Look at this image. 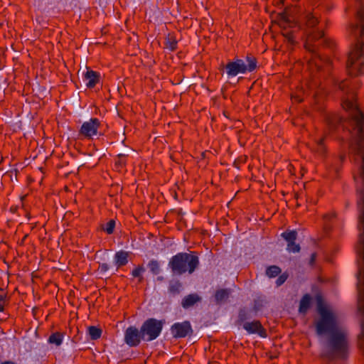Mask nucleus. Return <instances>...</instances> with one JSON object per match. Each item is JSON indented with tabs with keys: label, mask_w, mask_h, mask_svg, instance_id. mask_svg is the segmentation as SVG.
Returning <instances> with one entry per match:
<instances>
[{
	"label": "nucleus",
	"mask_w": 364,
	"mask_h": 364,
	"mask_svg": "<svg viewBox=\"0 0 364 364\" xmlns=\"http://www.w3.org/2000/svg\"><path fill=\"white\" fill-rule=\"evenodd\" d=\"M181 287V284L178 282H171L170 283L168 290L171 293L173 294H179L180 289Z\"/></svg>",
	"instance_id": "393cba45"
},
{
	"label": "nucleus",
	"mask_w": 364,
	"mask_h": 364,
	"mask_svg": "<svg viewBox=\"0 0 364 364\" xmlns=\"http://www.w3.org/2000/svg\"><path fill=\"white\" fill-rule=\"evenodd\" d=\"M311 298L309 294H305L300 301L299 311L305 314L309 310L311 304Z\"/></svg>",
	"instance_id": "a211bd4d"
},
{
	"label": "nucleus",
	"mask_w": 364,
	"mask_h": 364,
	"mask_svg": "<svg viewBox=\"0 0 364 364\" xmlns=\"http://www.w3.org/2000/svg\"><path fill=\"white\" fill-rule=\"evenodd\" d=\"M109 269V265L107 263H102L99 265V270L101 272H105Z\"/></svg>",
	"instance_id": "473e14b6"
},
{
	"label": "nucleus",
	"mask_w": 364,
	"mask_h": 364,
	"mask_svg": "<svg viewBox=\"0 0 364 364\" xmlns=\"http://www.w3.org/2000/svg\"><path fill=\"white\" fill-rule=\"evenodd\" d=\"M88 333L92 340H97L100 338L102 330L96 326H92L88 328Z\"/></svg>",
	"instance_id": "aec40b11"
},
{
	"label": "nucleus",
	"mask_w": 364,
	"mask_h": 364,
	"mask_svg": "<svg viewBox=\"0 0 364 364\" xmlns=\"http://www.w3.org/2000/svg\"><path fill=\"white\" fill-rule=\"evenodd\" d=\"M281 272V269L275 265L270 266L267 269L266 274L269 277H275Z\"/></svg>",
	"instance_id": "b1692460"
},
{
	"label": "nucleus",
	"mask_w": 364,
	"mask_h": 364,
	"mask_svg": "<svg viewBox=\"0 0 364 364\" xmlns=\"http://www.w3.org/2000/svg\"><path fill=\"white\" fill-rule=\"evenodd\" d=\"M100 127V122L97 118H92L90 121L82 124L80 129V134L87 138H91L97 134Z\"/></svg>",
	"instance_id": "9b49d317"
},
{
	"label": "nucleus",
	"mask_w": 364,
	"mask_h": 364,
	"mask_svg": "<svg viewBox=\"0 0 364 364\" xmlns=\"http://www.w3.org/2000/svg\"><path fill=\"white\" fill-rule=\"evenodd\" d=\"M148 267L150 271L154 274H158L160 272V265L158 261L155 259H151L149 261L148 264Z\"/></svg>",
	"instance_id": "5701e85b"
},
{
	"label": "nucleus",
	"mask_w": 364,
	"mask_h": 364,
	"mask_svg": "<svg viewBox=\"0 0 364 364\" xmlns=\"http://www.w3.org/2000/svg\"><path fill=\"white\" fill-rule=\"evenodd\" d=\"M279 25L282 28V33L283 36L291 44L294 43V30L292 28H296L297 20L294 16L289 13L287 10L281 13L278 16Z\"/></svg>",
	"instance_id": "423d86ee"
},
{
	"label": "nucleus",
	"mask_w": 364,
	"mask_h": 364,
	"mask_svg": "<svg viewBox=\"0 0 364 364\" xmlns=\"http://www.w3.org/2000/svg\"><path fill=\"white\" fill-rule=\"evenodd\" d=\"M316 254H315V253H313V254L311 255V261H310L311 264H313V263L314 262V261H315V259H316Z\"/></svg>",
	"instance_id": "c9c22d12"
},
{
	"label": "nucleus",
	"mask_w": 364,
	"mask_h": 364,
	"mask_svg": "<svg viewBox=\"0 0 364 364\" xmlns=\"http://www.w3.org/2000/svg\"><path fill=\"white\" fill-rule=\"evenodd\" d=\"M0 291H4V289L2 288H0Z\"/></svg>",
	"instance_id": "4c0bfd02"
},
{
	"label": "nucleus",
	"mask_w": 364,
	"mask_h": 364,
	"mask_svg": "<svg viewBox=\"0 0 364 364\" xmlns=\"http://www.w3.org/2000/svg\"><path fill=\"white\" fill-rule=\"evenodd\" d=\"M129 252L126 251H119L114 255V262L117 268L123 267L128 263Z\"/></svg>",
	"instance_id": "dca6fc26"
},
{
	"label": "nucleus",
	"mask_w": 364,
	"mask_h": 364,
	"mask_svg": "<svg viewBox=\"0 0 364 364\" xmlns=\"http://www.w3.org/2000/svg\"><path fill=\"white\" fill-rule=\"evenodd\" d=\"M317 311L319 318L315 321L316 332L318 336L331 335L340 330L336 314L321 302H318Z\"/></svg>",
	"instance_id": "f03ea898"
},
{
	"label": "nucleus",
	"mask_w": 364,
	"mask_h": 364,
	"mask_svg": "<svg viewBox=\"0 0 364 364\" xmlns=\"http://www.w3.org/2000/svg\"><path fill=\"white\" fill-rule=\"evenodd\" d=\"M282 237L287 242V250L289 252H299L300 246L295 242L297 237V232L295 230L286 231L282 234Z\"/></svg>",
	"instance_id": "f8f14e48"
},
{
	"label": "nucleus",
	"mask_w": 364,
	"mask_h": 364,
	"mask_svg": "<svg viewBox=\"0 0 364 364\" xmlns=\"http://www.w3.org/2000/svg\"><path fill=\"white\" fill-rule=\"evenodd\" d=\"M1 364H16V363H14L12 361H5V362L2 363Z\"/></svg>",
	"instance_id": "e433bc0d"
},
{
	"label": "nucleus",
	"mask_w": 364,
	"mask_h": 364,
	"mask_svg": "<svg viewBox=\"0 0 364 364\" xmlns=\"http://www.w3.org/2000/svg\"><path fill=\"white\" fill-rule=\"evenodd\" d=\"M321 43L328 47H331L333 45V42L331 40L324 37L322 30L318 29L308 33L304 46L311 54L309 64L310 67L315 66L318 70L321 69L323 63H328L327 58H323L318 53V46Z\"/></svg>",
	"instance_id": "f257e3e1"
},
{
	"label": "nucleus",
	"mask_w": 364,
	"mask_h": 364,
	"mask_svg": "<svg viewBox=\"0 0 364 364\" xmlns=\"http://www.w3.org/2000/svg\"><path fill=\"white\" fill-rule=\"evenodd\" d=\"M239 318L241 321H243L247 318L245 311L240 310L239 313Z\"/></svg>",
	"instance_id": "72a5a7b5"
},
{
	"label": "nucleus",
	"mask_w": 364,
	"mask_h": 364,
	"mask_svg": "<svg viewBox=\"0 0 364 364\" xmlns=\"http://www.w3.org/2000/svg\"><path fill=\"white\" fill-rule=\"evenodd\" d=\"M115 227V221L114 220H110L105 226L103 228V230L109 235L113 233L114 229Z\"/></svg>",
	"instance_id": "a878e982"
},
{
	"label": "nucleus",
	"mask_w": 364,
	"mask_h": 364,
	"mask_svg": "<svg viewBox=\"0 0 364 364\" xmlns=\"http://www.w3.org/2000/svg\"><path fill=\"white\" fill-rule=\"evenodd\" d=\"M243 328L249 333H257L262 338L267 337L266 330L264 328L259 321L245 322Z\"/></svg>",
	"instance_id": "ddd939ff"
},
{
	"label": "nucleus",
	"mask_w": 364,
	"mask_h": 364,
	"mask_svg": "<svg viewBox=\"0 0 364 364\" xmlns=\"http://www.w3.org/2000/svg\"><path fill=\"white\" fill-rule=\"evenodd\" d=\"M230 291L227 289H221L218 290L215 294V299L217 304H221L225 301L230 296Z\"/></svg>",
	"instance_id": "f3484780"
},
{
	"label": "nucleus",
	"mask_w": 364,
	"mask_h": 364,
	"mask_svg": "<svg viewBox=\"0 0 364 364\" xmlns=\"http://www.w3.org/2000/svg\"><path fill=\"white\" fill-rule=\"evenodd\" d=\"M119 160L116 162V164L122 166L124 164V161H123V159L124 158V155L123 154H119L118 155Z\"/></svg>",
	"instance_id": "f704fd0d"
},
{
	"label": "nucleus",
	"mask_w": 364,
	"mask_h": 364,
	"mask_svg": "<svg viewBox=\"0 0 364 364\" xmlns=\"http://www.w3.org/2000/svg\"><path fill=\"white\" fill-rule=\"evenodd\" d=\"M306 25L309 28H314L318 23V19L311 14H307L305 16Z\"/></svg>",
	"instance_id": "412c9836"
},
{
	"label": "nucleus",
	"mask_w": 364,
	"mask_h": 364,
	"mask_svg": "<svg viewBox=\"0 0 364 364\" xmlns=\"http://www.w3.org/2000/svg\"><path fill=\"white\" fill-rule=\"evenodd\" d=\"M287 279V275L285 274H283L277 278V279L276 281V284L278 287L281 286L286 282Z\"/></svg>",
	"instance_id": "7c9ffc66"
},
{
	"label": "nucleus",
	"mask_w": 364,
	"mask_h": 364,
	"mask_svg": "<svg viewBox=\"0 0 364 364\" xmlns=\"http://www.w3.org/2000/svg\"><path fill=\"white\" fill-rule=\"evenodd\" d=\"M171 332L173 338H185L193 333L191 323L185 321L181 323H175L171 327Z\"/></svg>",
	"instance_id": "9d476101"
},
{
	"label": "nucleus",
	"mask_w": 364,
	"mask_h": 364,
	"mask_svg": "<svg viewBox=\"0 0 364 364\" xmlns=\"http://www.w3.org/2000/svg\"><path fill=\"white\" fill-rule=\"evenodd\" d=\"M166 47L172 51L176 49L177 41L173 36L168 34L166 39Z\"/></svg>",
	"instance_id": "4be33fe9"
},
{
	"label": "nucleus",
	"mask_w": 364,
	"mask_h": 364,
	"mask_svg": "<svg viewBox=\"0 0 364 364\" xmlns=\"http://www.w3.org/2000/svg\"><path fill=\"white\" fill-rule=\"evenodd\" d=\"M63 338V335L61 333L56 332L54 333H52L49 338L48 342L50 343L55 344L56 346H60L62 343Z\"/></svg>",
	"instance_id": "6ab92c4d"
},
{
	"label": "nucleus",
	"mask_w": 364,
	"mask_h": 364,
	"mask_svg": "<svg viewBox=\"0 0 364 364\" xmlns=\"http://www.w3.org/2000/svg\"><path fill=\"white\" fill-rule=\"evenodd\" d=\"M246 63L242 59H235L233 61L228 62L225 69L228 77H235L238 74H244L246 72H252L257 68V60L254 57L246 58Z\"/></svg>",
	"instance_id": "39448f33"
},
{
	"label": "nucleus",
	"mask_w": 364,
	"mask_h": 364,
	"mask_svg": "<svg viewBox=\"0 0 364 364\" xmlns=\"http://www.w3.org/2000/svg\"><path fill=\"white\" fill-rule=\"evenodd\" d=\"M338 87L342 91L348 92V90H353V88H350V81L348 80L341 81L338 85Z\"/></svg>",
	"instance_id": "cd10ccee"
},
{
	"label": "nucleus",
	"mask_w": 364,
	"mask_h": 364,
	"mask_svg": "<svg viewBox=\"0 0 364 364\" xmlns=\"http://www.w3.org/2000/svg\"><path fill=\"white\" fill-rule=\"evenodd\" d=\"M142 340L144 341V337L141 328L130 326L125 330L124 341L129 347L138 346Z\"/></svg>",
	"instance_id": "1a4fd4ad"
},
{
	"label": "nucleus",
	"mask_w": 364,
	"mask_h": 364,
	"mask_svg": "<svg viewBox=\"0 0 364 364\" xmlns=\"http://www.w3.org/2000/svg\"><path fill=\"white\" fill-rule=\"evenodd\" d=\"M7 301H8V297H7L6 294H0V312L4 311V306Z\"/></svg>",
	"instance_id": "c85d7f7f"
},
{
	"label": "nucleus",
	"mask_w": 364,
	"mask_h": 364,
	"mask_svg": "<svg viewBox=\"0 0 364 364\" xmlns=\"http://www.w3.org/2000/svg\"><path fill=\"white\" fill-rule=\"evenodd\" d=\"M348 334L343 329L335 331L328 336L326 341V355L329 358H344L348 350Z\"/></svg>",
	"instance_id": "7ed1b4c3"
},
{
	"label": "nucleus",
	"mask_w": 364,
	"mask_h": 364,
	"mask_svg": "<svg viewBox=\"0 0 364 364\" xmlns=\"http://www.w3.org/2000/svg\"><path fill=\"white\" fill-rule=\"evenodd\" d=\"M144 271L145 269L142 266H139L132 271V274L134 277H139V281L141 282L142 280L141 274Z\"/></svg>",
	"instance_id": "bb28decb"
},
{
	"label": "nucleus",
	"mask_w": 364,
	"mask_h": 364,
	"mask_svg": "<svg viewBox=\"0 0 364 364\" xmlns=\"http://www.w3.org/2000/svg\"><path fill=\"white\" fill-rule=\"evenodd\" d=\"M199 265L198 257L194 253L180 252L173 256L168 263L172 272L181 275L186 272L192 274Z\"/></svg>",
	"instance_id": "20e7f679"
},
{
	"label": "nucleus",
	"mask_w": 364,
	"mask_h": 364,
	"mask_svg": "<svg viewBox=\"0 0 364 364\" xmlns=\"http://www.w3.org/2000/svg\"><path fill=\"white\" fill-rule=\"evenodd\" d=\"M285 0H279L277 4H284ZM361 4L357 12V23L352 25L350 32L356 38V41H364V0H357Z\"/></svg>",
	"instance_id": "6e6552de"
},
{
	"label": "nucleus",
	"mask_w": 364,
	"mask_h": 364,
	"mask_svg": "<svg viewBox=\"0 0 364 364\" xmlns=\"http://www.w3.org/2000/svg\"><path fill=\"white\" fill-rule=\"evenodd\" d=\"M202 298L197 294H191L186 296L181 301L183 309H188L193 307L196 303L200 302Z\"/></svg>",
	"instance_id": "4468645a"
},
{
	"label": "nucleus",
	"mask_w": 364,
	"mask_h": 364,
	"mask_svg": "<svg viewBox=\"0 0 364 364\" xmlns=\"http://www.w3.org/2000/svg\"><path fill=\"white\" fill-rule=\"evenodd\" d=\"M323 140L324 139H320L318 142H317V148H316V151L320 153V154H324L325 153V147H324V145H323Z\"/></svg>",
	"instance_id": "c756f323"
},
{
	"label": "nucleus",
	"mask_w": 364,
	"mask_h": 364,
	"mask_svg": "<svg viewBox=\"0 0 364 364\" xmlns=\"http://www.w3.org/2000/svg\"><path fill=\"white\" fill-rule=\"evenodd\" d=\"M164 322L154 318L146 320L141 326L144 341L155 340L161 333Z\"/></svg>",
	"instance_id": "0eeeda50"
},
{
	"label": "nucleus",
	"mask_w": 364,
	"mask_h": 364,
	"mask_svg": "<svg viewBox=\"0 0 364 364\" xmlns=\"http://www.w3.org/2000/svg\"><path fill=\"white\" fill-rule=\"evenodd\" d=\"M84 80L86 81L87 87L93 88L99 82L100 75L95 71L88 70L85 74Z\"/></svg>",
	"instance_id": "2eb2a0df"
},
{
	"label": "nucleus",
	"mask_w": 364,
	"mask_h": 364,
	"mask_svg": "<svg viewBox=\"0 0 364 364\" xmlns=\"http://www.w3.org/2000/svg\"><path fill=\"white\" fill-rule=\"evenodd\" d=\"M302 91L299 90L295 94L292 95V99L297 102H301L303 101V97L301 96Z\"/></svg>",
	"instance_id": "2f4dec72"
}]
</instances>
